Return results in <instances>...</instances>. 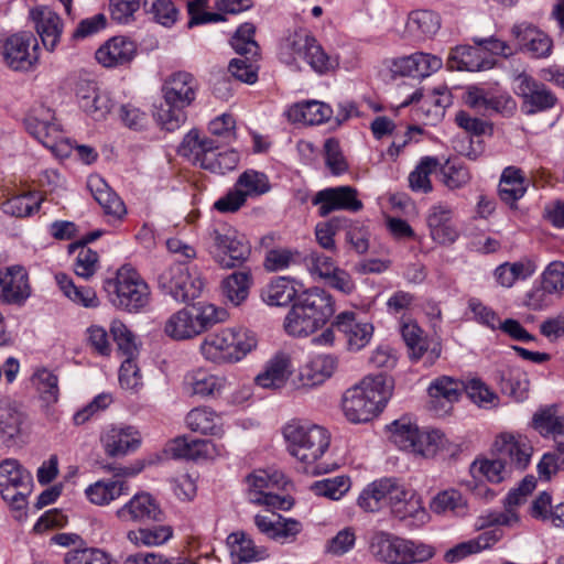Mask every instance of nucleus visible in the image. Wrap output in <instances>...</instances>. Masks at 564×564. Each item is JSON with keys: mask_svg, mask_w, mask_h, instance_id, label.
Instances as JSON below:
<instances>
[{"mask_svg": "<svg viewBox=\"0 0 564 564\" xmlns=\"http://www.w3.org/2000/svg\"><path fill=\"white\" fill-rule=\"evenodd\" d=\"M32 384L46 404L56 403L59 397L58 377L45 367L37 368L32 377Z\"/></svg>", "mask_w": 564, "mask_h": 564, "instance_id": "09e8293b", "label": "nucleus"}, {"mask_svg": "<svg viewBox=\"0 0 564 564\" xmlns=\"http://www.w3.org/2000/svg\"><path fill=\"white\" fill-rule=\"evenodd\" d=\"M338 217H334L327 221L318 223L315 226V238L319 247L332 253L337 252L335 236L341 228V221Z\"/></svg>", "mask_w": 564, "mask_h": 564, "instance_id": "0e129e2a", "label": "nucleus"}, {"mask_svg": "<svg viewBox=\"0 0 564 564\" xmlns=\"http://www.w3.org/2000/svg\"><path fill=\"white\" fill-rule=\"evenodd\" d=\"M453 210L447 205L438 204L427 215V226L434 241L447 245L455 241L457 231L452 224Z\"/></svg>", "mask_w": 564, "mask_h": 564, "instance_id": "f704fd0d", "label": "nucleus"}, {"mask_svg": "<svg viewBox=\"0 0 564 564\" xmlns=\"http://www.w3.org/2000/svg\"><path fill=\"white\" fill-rule=\"evenodd\" d=\"M339 367V359L332 354H319L303 365L297 375L300 386L314 388L330 379Z\"/></svg>", "mask_w": 564, "mask_h": 564, "instance_id": "b1692460", "label": "nucleus"}, {"mask_svg": "<svg viewBox=\"0 0 564 564\" xmlns=\"http://www.w3.org/2000/svg\"><path fill=\"white\" fill-rule=\"evenodd\" d=\"M28 273L21 265L0 270V296L10 304H21L30 296Z\"/></svg>", "mask_w": 564, "mask_h": 564, "instance_id": "bb28decb", "label": "nucleus"}, {"mask_svg": "<svg viewBox=\"0 0 564 564\" xmlns=\"http://www.w3.org/2000/svg\"><path fill=\"white\" fill-rule=\"evenodd\" d=\"M254 32L256 28L252 23H243L238 28L230 41L237 54H240L242 57L258 55L259 46L253 39Z\"/></svg>", "mask_w": 564, "mask_h": 564, "instance_id": "4d7b16f0", "label": "nucleus"}, {"mask_svg": "<svg viewBox=\"0 0 564 564\" xmlns=\"http://www.w3.org/2000/svg\"><path fill=\"white\" fill-rule=\"evenodd\" d=\"M173 531L169 525H159L153 528H140L130 530L127 539L135 546H155L165 543L172 538Z\"/></svg>", "mask_w": 564, "mask_h": 564, "instance_id": "864d4df0", "label": "nucleus"}, {"mask_svg": "<svg viewBox=\"0 0 564 564\" xmlns=\"http://www.w3.org/2000/svg\"><path fill=\"white\" fill-rule=\"evenodd\" d=\"M346 336L347 346L349 350H360L371 339L373 334V326L369 323H359L356 321V314L354 312H343L333 324Z\"/></svg>", "mask_w": 564, "mask_h": 564, "instance_id": "c85d7f7f", "label": "nucleus"}, {"mask_svg": "<svg viewBox=\"0 0 564 564\" xmlns=\"http://www.w3.org/2000/svg\"><path fill=\"white\" fill-rule=\"evenodd\" d=\"M144 7L163 26H171L177 20L178 11L171 0H144Z\"/></svg>", "mask_w": 564, "mask_h": 564, "instance_id": "e2e57ef3", "label": "nucleus"}, {"mask_svg": "<svg viewBox=\"0 0 564 564\" xmlns=\"http://www.w3.org/2000/svg\"><path fill=\"white\" fill-rule=\"evenodd\" d=\"M335 312L334 302L326 291L314 288L297 295L284 322L293 336H307L322 327Z\"/></svg>", "mask_w": 564, "mask_h": 564, "instance_id": "f03ea898", "label": "nucleus"}, {"mask_svg": "<svg viewBox=\"0 0 564 564\" xmlns=\"http://www.w3.org/2000/svg\"><path fill=\"white\" fill-rule=\"evenodd\" d=\"M207 236L215 260L224 268L240 265L250 256L251 247L245 235L227 223H215Z\"/></svg>", "mask_w": 564, "mask_h": 564, "instance_id": "9b49d317", "label": "nucleus"}, {"mask_svg": "<svg viewBox=\"0 0 564 564\" xmlns=\"http://www.w3.org/2000/svg\"><path fill=\"white\" fill-rule=\"evenodd\" d=\"M312 204L318 206L321 217H326L336 210L357 213L364 207L362 202L358 198V191L349 185L318 191L312 198Z\"/></svg>", "mask_w": 564, "mask_h": 564, "instance_id": "a211bd4d", "label": "nucleus"}, {"mask_svg": "<svg viewBox=\"0 0 564 564\" xmlns=\"http://www.w3.org/2000/svg\"><path fill=\"white\" fill-rule=\"evenodd\" d=\"M283 435L290 454L305 464L321 458L330 443L327 430L311 423L291 422L283 429Z\"/></svg>", "mask_w": 564, "mask_h": 564, "instance_id": "6e6552de", "label": "nucleus"}, {"mask_svg": "<svg viewBox=\"0 0 564 564\" xmlns=\"http://www.w3.org/2000/svg\"><path fill=\"white\" fill-rule=\"evenodd\" d=\"M166 452L173 458H184L191 460L212 459L219 455L216 445L208 440L194 438L191 436H180L167 444Z\"/></svg>", "mask_w": 564, "mask_h": 564, "instance_id": "cd10ccee", "label": "nucleus"}, {"mask_svg": "<svg viewBox=\"0 0 564 564\" xmlns=\"http://www.w3.org/2000/svg\"><path fill=\"white\" fill-rule=\"evenodd\" d=\"M480 46L460 45L452 50L448 57V67L457 70L479 72L492 67V62L487 58Z\"/></svg>", "mask_w": 564, "mask_h": 564, "instance_id": "72a5a7b5", "label": "nucleus"}, {"mask_svg": "<svg viewBox=\"0 0 564 564\" xmlns=\"http://www.w3.org/2000/svg\"><path fill=\"white\" fill-rule=\"evenodd\" d=\"M532 426L542 436H552L556 440L557 436L564 435V416L557 414L555 406H546L534 413Z\"/></svg>", "mask_w": 564, "mask_h": 564, "instance_id": "49530a36", "label": "nucleus"}, {"mask_svg": "<svg viewBox=\"0 0 564 564\" xmlns=\"http://www.w3.org/2000/svg\"><path fill=\"white\" fill-rule=\"evenodd\" d=\"M235 119L231 115H221L208 124V130L212 134L210 139L217 140V144H228L236 139Z\"/></svg>", "mask_w": 564, "mask_h": 564, "instance_id": "338daca9", "label": "nucleus"}, {"mask_svg": "<svg viewBox=\"0 0 564 564\" xmlns=\"http://www.w3.org/2000/svg\"><path fill=\"white\" fill-rule=\"evenodd\" d=\"M227 544L231 556L237 558L239 563L258 562L269 556L267 549L256 545L254 541L245 532L229 534Z\"/></svg>", "mask_w": 564, "mask_h": 564, "instance_id": "e433bc0d", "label": "nucleus"}, {"mask_svg": "<svg viewBox=\"0 0 564 564\" xmlns=\"http://www.w3.org/2000/svg\"><path fill=\"white\" fill-rule=\"evenodd\" d=\"M215 139H202L197 130H191L183 139L180 154L189 158L194 164L216 174H226L236 169L239 154L236 150L218 152Z\"/></svg>", "mask_w": 564, "mask_h": 564, "instance_id": "0eeeda50", "label": "nucleus"}, {"mask_svg": "<svg viewBox=\"0 0 564 564\" xmlns=\"http://www.w3.org/2000/svg\"><path fill=\"white\" fill-rule=\"evenodd\" d=\"M189 430L202 434L218 436L223 434V419L214 410L199 406L191 410L186 415Z\"/></svg>", "mask_w": 564, "mask_h": 564, "instance_id": "58836bf2", "label": "nucleus"}, {"mask_svg": "<svg viewBox=\"0 0 564 564\" xmlns=\"http://www.w3.org/2000/svg\"><path fill=\"white\" fill-rule=\"evenodd\" d=\"M31 15L44 47L53 52L59 42L63 31L61 18L48 8L34 9L31 11Z\"/></svg>", "mask_w": 564, "mask_h": 564, "instance_id": "2f4dec72", "label": "nucleus"}, {"mask_svg": "<svg viewBox=\"0 0 564 564\" xmlns=\"http://www.w3.org/2000/svg\"><path fill=\"white\" fill-rule=\"evenodd\" d=\"M128 494L124 480H98L85 490L87 499L96 506H106Z\"/></svg>", "mask_w": 564, "mask_h": 564, "instance_id": "c03bdc74", "label": "nucleus"}, {"mask_svg": "<svg viewBox=\"0 0 564 564\" xmlns=\"http://www.w3.org/2000/svg\"><path fill=\"white\" fill-rule=\"evenodd\" d=\"M137 44L126 36H113L96 51V59L105 67L124 66L137 55Z\"/></svg>", "mask_w": 564, "mask_h": 564, "instance_id": "a878e982", "label": "nucleus"}, {"mask_svg": "<svg viewBox=\"0 0 564 564\" xmlns=\"http://www.w3.org/2000/svg\"><path fill=\"white\" fill-rule=\"evenodd\" d=\"M536 479L534 476H525L521 484L509 491L505 500L506 511L492 516L490 523L498 525H512L519 521L514 508L524 503L528 496L534 490Z\"/></svg>", "mask_w": 564, "mask_h": 564, "instance_id": "473e14b6", "label": "nucleus"}, {"mask_svg": "<svg viewBox=\"0 0 564 564\" xmlns=\"http://www.w3.org/2000/svg\"><path fill=\"white\" fill-rule=\"evenodd\" d=\"M32 486L31 473L18 459L4 458L0 462V496L13 509L25 507Z\"/></svg>", "mask_w": 564, "mask_h": 564, "instance_id": "ddd939ff", "label": "nucleus"}, {"mask_svg": "<svg viewBox=\"0 0 564 564\" xmlns=\"http://www.w3.org/2000/svg\"><path fill=\"white\" fill-rule=\"evenodd\" d=\"M123 522L162 521L163 512L158 501L148 492L135 494L127 503L116 511Z\"/></svg>", "mask_w": 564, "mask_h": 564, "instance_id": "5701e85b", "label": "nucleus"}, {"mask_svg": "<svg viewBox=\"0 0 564 564\" xmlns=\"http://www.w3.org/2000/svg\"><path fill=\"white\" fill-rule=\"evenodd\" d=\"M401 336L410 350V357L419 360L425 356V364L432 366L440 358L442 347L438 343H430L423 330L414 322L403 323Z\"/></svg>", "mask_w": 564, "mask_h": 564, "instance_id": "393cba45", "label": "nucleus"}, {"mask_svg": "<svg viewBox=\"0 0 564 564\" xmlns=\"http://www.w3.org/2000/svg\"><path fill=\"white\" fill-rule=\"evenodd\" d=\"M292 368L291 356L283 351L276 352L267 361L263 371L256 377V382L265 389H280L286 383Z\"/></svg>", "mask_w": 564, "mask_h": 564, "instance_id": "c756f323", "label": "nucleus"}, {"mask_svg": "<svg viewBox=\"0 0 564 564\" xmlns=\"http://www.w3.org/2000/svg\"><path fill=\"white\" fill-rule=\"evenodd\" d=\"M186 383L193 394L199 397H215L224 390L227 380L225 377L197 369L186 376Z\"/></svg>", "mask_w": 564, "mask_h": 564, "instance_id": "79ce46f5", "label": "nucleus"}, {"mask_svg": "<svg viewBox=\"0 0 564 564\" xmlns=\"http://www.w3.org/2000/svg\"><path fill=\"white\" fill-rule=\"evenodd\" d=\"M333 116L329 105L317 100H305L291 106L288 117L292 122L303 124H322Z\"/></svg>", "mask_w": 564, "mask_h": 564, "instance_id": "c9c22d12", "label": "nucleus"}, {"mask_svg": "<svg viewBox=\"0 0 564 564\" xmlns=\"http://www.w3.org/2000/svg\"><path fill=\"white\" fill-rule=\"evenodd\" d=\"M358 506L367 512L390 507L400 518L412 516L420 507L414 494L395 478H381L369 484L359 495Z\"/></svg>", "mask_w": 564, "mask_h": 564, "instance_id": "20e7f679", "label": "nucleus"}, {"mask_svg": "<svg viewBox=\"0 0 564 564\" xmlns=\"http://www.w3.org/2000/svg\"><path fill=\"white\" fill-rule=\"evenodd\" d=\"M391 441L403 451L414 453L419 427L406 419L394 421L390 426Z\"/></svg>", "mask_w": 564, "mask_h": 564, "instance_id": "5fc2aeb1", "label": "nucleus"}, {"mask_svg": "<svg viewBox=\"0 0 564 564\" xmlns=\"http://www.w3.org/2000/svg\"><path fill=\"white\" fill-rule=\"evenodd\" d=\"M511 35L517 40L519 51L532 58H546L552 54L553 40L530 23L514 24Z\"/></svg>", "mask_w": 564, "mask_h": 564, "instance_id": "aec40b11", "label": "nucleus"}, {"mask_svg": "<svg viewBox=\"0 0 564 564\" xmlns=\"http://www.w3.org/2000/svg\"><path fill=\"white\" fill-rule=\"evenodd\" d=\"M40 209V203L31 194L18 195L2 204V210L14 217H25Z\"/></svg>", "mask_w": 564, "mask_h": 564, "instance_id": "680f3d73", "label": "nucleus"}, {"mask_svg": "<svg viewBox=\"0 0 564 564\" xmlns=\"http://www.w3.org/2000/svg\"><path fill=\"white\" fill-rule=\"evenodd\" d=\"M6 64L13 70H30L39 61L37 41L30 32L9 36L3 44Z\"/></svg>", "mask_w": 564, "mask_h": 564, "instance_id": "f3484780", "label": "nucleus"}, {"mask_svg": "<svg viewBox=\"0 0 564 564\" xmlns=\"http://www.w3.org/2000/svg\"><path fill=\"white\" fill-rule=\"evenodd\" d=\"M66 564H110L109 555L99 549H77L66 553Z\"/></svg>", "mask_w": 564, "mask_h": 564, "instance_id": "774afa93", "label": "nucleus"}, {"mask_svg": "<svg viewBox=\"0 0 564 564\" xmlns=\"http://www.w3.org/2000/svg\"><path fill=\"white\" fill-rule=\"evenodd\" d=\"M492 453L494 456L500 457L511 473L522 471L531 462L533 446L527 436L505 432L496 437Z\"/></svg>", "mask_w": 564, "mask_h": 564, "instance_id": "dca6fc26", "label": "nucleus"}, {"mask_svg": "<svg viewBox=\"0 0 564 564\" xmlns=\"http://www.w3.org/2000/svg\"><path fill=\"white\" fill-rule=\"evenodd\" d=\"M441 26L440 17L429 10L411 12L406 22V30L416 37L434 35Z\"/></svg>", "mask_w": 564, "mask_h": 564, "instance_id": "3c124183", "label": "nucleus"}, {"mask_svg": "<svg viewBox=\"0 0 564 564\" xmlns=\"http://www.w3.org/2000/svg\"><path fill=\"white\" fill-rule=\"evenodd\" d=\"M516 94L522 99V110L532 115L544 111L555 105L556 97L543 85L527 74L516 78Z\"/></svg>", "mask_w": 564, "mask_h": 564, "instance_id": "6ab92c4d", "label": "nucleus"}, {"mask_svg": "<svg viewBox=\"0 0 564 564\" xmlns=\"http://www.w3.org/2000/svg\"><path fill=\"white\" fill-rule=\"evenodd\" d=\"M350 488V479L347 476H336L315 481L311 489L317 496H323L333 500L340 499Z\"/></svg>", "mask_w": 564, "mask_h": 564, "instance_id": "bf43d9fd", "label": "nucleus"}, {"mask_svg": "<svg viewBox=\"0 0 564 564\" xmlns=\"http://www.w3.org/2000/svg\"><path fill=\"white\" fill-rule=\"evenodd\" d=\"M393 381L384 372L369 375L346 390L343 411L348 421L365 423L380 413L392 394Z\"/></svg>", "mask_w": 564, "mask_h": 564, "instance_id": "f257e3e1", "label": "nucleus"}, {"mask_svg": "<svg viewBox=\"0 0 564 564\" xmlns=\"http://www.w3.org/2000/svg\"><path fill=\"white\" fill-rule=\"evenodd\" d=\"M226 312L213 304L182 308L172 314L164 325V333L174 340L193 338L208 327L225 319Z\"/></svg>", "mask_w": 564, "mask_h": 564, "instance_id": "9d476101", "label": "nucleus"}, {"mask_svg": "<svg viewBox=\"0 0 564 564\" xmlns=\"http://www.w3.org/2000/svg\"><path fill=\"white\" fill-rule=\"evenodd\" d=\"M373 556L388 564H416L434 556L432 546L398 538L384 532L376 533L370 544Z\"/></svg>", "mask_w": 564, "mask_h": 564, "instance_id": "1a4fd4ad", "label": "nucleus"}, {"mask_svg": "<svg viewBox=\"0 0 564 564\" xmlns=\"http://www.w3.org/2000/svg\"><path fill=\"white\" fill-rule=\"evenodd\" d=\"M430 508L434 513H453L463 516L467 510V501L456 489H447L438 492L431 501Z\"/></svg>", "mask_w": 564, "mask_h": 564, "instance_id": "8fccbe9b", "label": "nucleus"}, {"mask_svg": "<svg viewBox=\"0 0 564 564\" xmlns=\"http://www.w3.org/2000/svg\"><path fill=\"white\" fill-rule=\"evenodd\" d=\"M104 289L112 305L130 313H137L150 303L149 285L130 264L118 269L116 276L105 282Z\"/></svg>", "mask_w": 564, "mask_h": 564, "instance_id": "423d86ee", "label": "nucleus"}, {"mask_svg": "<svg viewBox=\"0 0 564 564\" xmlns=\"http://www.w3.org/2000/svg\"><path fill=\"white\" fill-rule=\"evenodd\" d=\"M25 128L45 148L56 155H66L68 144L64 140L62 129L55 122L54 112L44 106L33 108L25 118Z\"/></svg>", "mask_w": 564, "mask_h": 564, "instance_id": "4468645a", "label": "nucleus"}, {"mask_svg": "<svg viewBox=\"0 0 564 564\" xmlns=\"http://www.w3.org/2000/svg\"><path fill=\"white\" fill-rule=\"evenodd\" d=\"M261 297L271 306H284L297 297V291L292 280L279 276L262 290Z\"/></svg>", "mask_w": 564, "mask_h": 564, "instance_id": "a18cd8bd", "label": "nucleus"}, {"mask_svg": "<svg viewBox=\"0 0 564 564\" xmlns=\"http://www.w3.org/2000/svg\"><path fill=\"white\" fill-rule=\"evenodd\" d=\"M251 275L248 271H236L223 280L224 296L235 306L240 305L249 295Z\"/></svg>", "mask_w": 564, "mask_h": 564, "instance_id": "de8ad7c7", "label": "nucleus"}, {"mask_svg": "<svg viewBox=\"0 0 564 564\" xmlns=\"http://www.w3.org/2000/svg\"><path fill=\"white\" fill-rule=\"evenodd\" d=\"M438 162L434 158L426 156L409 175V184L413 191L429 193L432 191L430 174L437 167Z\"/></svg>", "mask_w": 564, "mask_h": 564, "instance_id": "052dcab7", "label": "nucleus"}, {"mask_svg": "<svg viewBox=\"0 0 564 564\" xmlns=\"http://www.w3.org/2000/svg\"><path fill=\"white\" fill-rule=\"evenodd\" d=\"M87 187L106 215L121 219L127 214L123 200L110 188L102 177L99 175L89 176Z\"/></svg>", "mask_w": 564, "mask_h": 564, "instance_id": "7c9ffc66", "label": "nucleus"}, {"mask_svg": "<svg viewBox=\"0 0 564 564\" xmlns=\"http://www.w3.org/2000/svg\"><path fill=\"white\" fill-rule=\"evenodd\" d=\"M184 279H189V264L185 262H175L165 267L156 276L159 289L172 297L184 294L188 296V293L182 291L181 288V282H183Z\"/></svg>", "mask_w": 564, "mask_h": 564, "instance_id": "a19ab883", "label": "nucleus"}, {"mask_svg": "<svg viewBox=\"0 0 564 564\" xmlns=\"http://www.w3.org/2000/svg\"><path fill=\"white\" fill-rule=\"evenodd\" d=\"M254 334L245 328H224L207 335L200 345L205 359L223 365L243 359L257 347Z\"/></svg>", "mask_w": 564, "mask_h": 564, "instance_id": "39448f33", "label": "nucleus"}, {"mask_svg": "<svg viewBox=\"0 0 564 564\" xmlns=\"http://www.w3.org/2000/svg\"><path fill=\"white\" fill-rule=\"evenodd\" d=\"M501 391L517 401L527 398L530 381L525 372L519 368H509L500 373Z\"/></svg>", "mask_w": 564, "mask_h": 564, "instance_id": "603ef678", "label": "nucleus"}, {"mask_svg": "<svg viewBox=\"0 0 564 564\" xmlns=\"http://www.w3.org/2000/svg\"><path fill=\"white\" fill-rule=\"evenodd\" d=\"M55 281L63 294L75 304L87 308L99 306V299L94 289L75 285L73 279L63 272L55 274Z\"/></svg>", "mask_w": 564, "mask_h": 564, "instance_id": "ea45409f", "label": "nucleus"}, {"mask_svg": "<svg viewBox=\"0 0 564 564\" xmlns=\"http://www.w3.org/2000/svg\"><path fill=\"white\" fill-rule=\"evenodd\" d=\"M235 186L248 196H258L270 189L269 180L265 174L253 170L243 172L237 180Z\"/></svg>", "mask_w": 564, "mask_h": 564, "instance_id": "13d9d810", "label": "nucleus"}, {"mask_svg": "<svg viewBox=\"0 0 564 564\" xmlns=\"http://www.w3.org/2000/svg\"><path fill=\"white\" fill-rule=\"evenodd\" d=\"M254 525L268 539L280 544L293 543L302 532L303 525L299 520L281 514H257Z\"/></svg>", "mask_w": 564, "mask_h": 564, "instance_id": "412c9836", "label": "nucleus"}, {"mask_svg": "<svg viewBox=\"0 0 564 564\" xmlns=\"http://www.w3.org/2000/svg\"><path fill=\"white\" fill-rule=\"evenodd\" d=\"M498 192L502 202L513 206L527 192L523 171L517 166H507L502 171Z\"/></svg>", "mask_w": 564, "mask_h": 564, "instance_id": "4c0bfd02", "label": "nucleus"}, {"mask_svg": "<svg viewBox=\"0 0 564 564\" xmlns=\"http://www.w3.org/2000/svg\"><path fill=\"white\" fill-rule=\"evenodd\" d=\"M473 473H478L492 484H499L511 476V470L495 456L492 459H480L473 464Z\"/></svg>", "mask_w": 564, "mask_h": 564, "instance_id": "6e6d98bb", "label": "nucleus"}, {"mask_svg": "<svg viewBox=\"0 0 564 564\" xmlns=\"http://www.w3.org/2000/svg\"><path fill=\"white\" fill-rule=\"evenodd\" d=\"M304 263L312 275L326 280L334 273L337 264L332 256L321 253L318 251H311L304 258Z\"/></svg>", "mask_w": 564, "mask_h": 564, "instance_id": "69168bd1", "label": "nucleus"}, {"mask_svg": "<svg viewBox=\"0 0 564 564\" xmlns=\"http://www.w3.org/2000/svg\"><path fill=\"white\" fill-rule=\"evenodd\" d=\"M100 442L107 456L123 457L140 446L141 435L133 426L113 425L102 432Z\"/></svg>", "mask_w": 564, "mask_h": 564, "instance_id": "4be33fe9", "label": "nucleus"}, {"mask_svg": "<svg viewBox=\"0 0 564 564\" xmlns=\"http://www.w3.org/2000/svg\"><path fill=\"white\" fill-rule=\"evenodd\" d=\"M197 88V80L187 72H177L165 80L162 87L164 101L158 107L155 117L166 131H174L186 121L185 108L195 100Z\"/></svg>", "mask_w": 564, "mask_h": 564, "instance_id": "7ed1b4c3", "label": "nucleus"}, {"mask_svg": "<svg viewBox=\"0 0 564 564\" xmlns=\"http://www.w3.org/2000/svg\"><path fill=\"white\" fill-rule=\"evenodd\" d=\"M23 412L11 401L0 400V441L8 443L21 433Z\"/></svg>", "mask_w": 564, "mask_h": 564, "instance_id": "37998d69", "label": "nucleus"}, {"mask_svg": "<svg viewBox=\"0 0 564 564\" xmlns=\"http://www.w3.org/2000/svg\"><path fill=\"white\" fill-rule=\"evenodd\" d=\"M294 62L305 61L313 70L325 74L333 69L336 62L324 51L317 40L306 30H299L290 34L284 42Z\"/></svg>", "mask_w": 564, "mask_h": 564, "instance_id": "2eb2a0df", "label": "nucleus"}, {"mask_svg": "<svg viewBox=\"0 0 564 564\" xmlns=\"http://www.w3.org/2000/svg\"><path fill=\"white\" fill-rule=\"evenodd\" d=\"M247 482L250 502L280 510H289L292 507V501L289 498L275 492V490L283 489L288 482L282 471L257 470L247 477Z\"/></svg>", "mask_w": 564, "mask_h": 564, "instance_id": "f8f14e48", "label": "nucleus"}]
</instances>
